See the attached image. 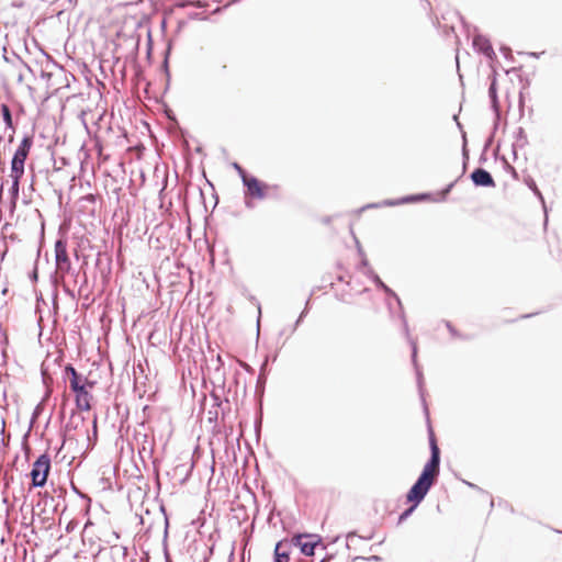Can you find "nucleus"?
<instances>
[{
    "label": "nucleus",
    "mask_w": 562,
    "mask_h": 562,
    "mask_svg": "<svg viewBox=\"0 0 562 562\" xmlns=\"http://www.w3.org/2000/svg\"><path fill=\"white\" fill-rule=\"evenodd\" d=\"M428 437L430 458L406 494V501L415 506H418L424 501L429 490L437 482L440 473V449L430 426L428 428Z\"/></svg>",
    "instance_id": "f257e3e1"
},
{
    "label": "nucleus",
    "mask_w": 562,
    "mask_h": 562,
    "mask_svg": "<svg viewBox=\"0 0 562 562\" xmlns=\"http://www.w3.org/2000/svg\"><path fill=\"white\" fill-rule=\"evenodd\" d=\"M383 292L389 296V297H392L396 301V304H397V307H398V318L403 325V330H404V334L412 347V362L415 367V370H416V378H417V385H418V391H419V395L422 397V401H423V404H424V411L426 413V415L428 416V408H427V405H426V402H425V397H424V387H423V383H424V378H423V373L417 364V345H416V341L411 337L409 335V328H408V324H407V321H406V316H405V313H404V308H403V305H402V302H401V299L398 297V295L390 288V286H385V289L383 290Z\"/></svg>",
    "instance_id": "f03ea898"
},
{
    "label": "nucleus",
    "mask_w": 562,
    "mask_h": 562,
    "mask_svg": "<svg viewBox=\"0 0 562 562\" xmlns=\"http://www.w3.org/2000/svg\"><path fill=\"white\" fill-rule=\"evenodd\" d=\"M55 265L56 270L55 273L52 274V283L55 288H57V282L59 279L63 281L66 274L71 273L72 276H77L71 267V261L67 251V239L58 238L55 241Z\"/></svg>",
    "instance_id": "7ed1b4c3"
},
{
    "label": "nucleus",
    "mask_w": 562,
    "mask_h": 562,
    "mask_svg": "<svg viewBox=\"0 0 562 562\" xmlns=\"http://www.w3.org/2000/svg\"><path fill=\"white\" fill-rule=\"evenodd\" d=\"M52 461L48 453H42L33 463L30 476L31 487H43L47 483Z\"/></svg>",
    "instance_id": "20e7f679"
},
{
    "label": "nucleus",
    "mask_w": 562,
    "mask_h": 562,
    "mask_svg": "<svg viewBox=\"0 0 562 562\" xmlns=\"http://www.w3.org/2000/svg\"><path fill=\"white\" fill-rule=\"evenodd\" d=\"M32 145H33V136L30 134H25L24 137L22 138L20 145L18 146L15 153L13 154V157L11 160L12 173H24L25 160L30 154Z\"/></svg>",
    "instance_id": "39448f33"
},
{
    "label": "nucleus",
    "mask_w": 562,
    "mask_h": 562,
    "mask_svg": "<svg viewBox=\"0 0 562 562\" xmlns=\"http://www.w3.org/2000/svg\"><path fill=\"white\" fill-rule=\"evenodd\" d=\"M322 542V538L318 535L313 533H299L295 535L289 542L290 546L299 547L301 552L311 557L315 552V548Z\"/></svg>",
    "instance_id": "423d86ee"
},
{
    "label": "nucleus",
    "mask_w": 562,
    "mask_h": 562,
    "mask_svg": "<svg viewBox=\"0 0 562 562\" xmlns=\"http://www.w3.org/2000/svg\"><path fill=\"white\" fill-rule=\"evenodd\" d=\"M243 184L246 188V195H249L250 198H255L258 200H262L266 198V184L259 181L256 177H244Z\"/></svg>",
    "instance_id": "0eeeda50"
},
{
    "label": "nucleus",
    "mask_w": 562,
    "mask_h": 562,
    "mask_svg": "<svg viewBox=\"0 0 562 562\" xmlns=\"http://www.w3.org/2000/svg\"><path fill=\"white\" fill-rule=\"evenodd\" d=\"M429 194L422 193V194H415V195H406L404 198H401L398 200H384L381 203H371L366 206H363L361 210L366 209H372V207H380V206H395L404 203H411L416 201H423L428 199Z\"/></svg>",
    "instance_id": "6e6552de"
},
{
    "label": "nucleus",
    "mask_w": 562,
    "mask_h": 562,
    "mask_svg": "<svg viewBox=\"0 0 562 562\" xmlns=\"http://www.w3.org/2000/svg\"><path fill=\"white\" fill-rule=\"evenodd\" d=\"M470 178L475 187L494 188L496 186L492 175L484 168L474 169Z\"/></svg>",
    "instance_id": "1a4fd4ad"
},
{
    "label": "nucleus",
    "mask_w": 562,
    "mask_h": 562,
    "mask_svg": "<svg viewBox=\"0 0 562 562\" xmlns=\"http://www.w3.org/2000/svg\"><path fill=\"white\" fill-rule=\"evenodd\" d=\"M473 48L476 52L483 54L490 60L496 58V54L492 47L490 40L482 34H476L473 37Z\"/></svg>",
    "instance_id": "9d476101"
},
{
    "label": "nucleus",
    "mask_w": 562,
    "mask_h": 562,
    "mask_svg": "<svg viewBox=\"0 0 562 562\" xmlns=\"http://www.w3.org/2000/svg\"><path fill=\"white\" fill-rule=\"evenodd\" d=\"M76 395L75 402L77 408L80 411H90L92 394L86 389V384L79 386V389L72 390Z\"/></svg>",
    "instance_id": "9b49d317"
},
{
    "label": "nucleus",
    "mask_w": 562,
    "mask_h": 562,
    "mask_svg": "<svg viewBox=\"0 0 562 562\" xmlns=\"http://www.w3.org/2000/svg\"><path fill=\"white\" fill-rule=\"evenodd\" d=\"M290 543L288 540H281L276 544L273 552V562H289L290 560Z\"/></svg>",
    "instance_id": "f8f14e48"
},
{
    "label": "nucleus",
    "mask_w": 562,
    "mask_h": 562,
    "mask_svg": "<svg viewBox=\"0 0 562 562\" xmlns=\"http://www.w3.org/2000/svg\"><path fill=\"white\" fill-rule=\"evenodd\" d=\"M24 173H12L11 172V179H12V183H11V188L9 190V193H10V198H11V205H12V209L15 207L16 205V201L19 199V192H20V180L21 178L23 177Z\"/></svg>",
    "instance_id": "ddd939ff"
},
{
    "label": "nucleus",
    "mask_w": 562,
    "mask_h": 562,
    "mask_svg": "<svg viewBox=\"0 0 562 562\" xmlns=\"http://www.w3.org/2000/svg\"><path fill=\"white\" fill-rule=\"evenodd\" d=\"M514 143H513V153L514 156L517 155L518 149H522L528 145V138L525 130L522 127H518L514 135Z\"/></svg>",
    "instance_id": "4468645a"
},
{
    "label": "nucleus",
    "mask_w": 562,
    "mask_h": 562,
    "mask_svg": "<svg viewBox=\"0 0 562 562\" xmlns=\"http://www.w3.org/2000/svg\"><path fill=\"white\" fill-rule=\"evenodd\" d=\"M0 112L2 115V120L5 124V127L9 130H12V132L14 133L12 113H11L9 105L5 103L0 104Z\"/></svg>",
    "instance_id": "2eb2a0df"
},
{
    "label": "nucleus",
    "mask_w": 562,
    "mask_h": 562,
    "mask_svg": "<svg viewBox=\"0 0 562 562\" xmlns=\"http://www.w3.org/2000/svg\"><path fill=\"white\" fill-rule=\"evenodd\" d=\"M488 97L491 99L492 106L497 112L498 99H497V90H496V79H495V77L493 78V80H492V82H491V85L488 87Z\"/></svg>",
    "instance_id": "dca6fc26"
},
{
    "label": "nucleus",
    "mask_w": 562,
    "mask_h": 562,
    "mask_svg": "<svg viewBox=\"0 0 562 562\" xmlns=\"http://www.w3.org/2000/svg\"><path fill=\"white\" fill-rule=\"evenodd\" d=\"M525 182L528 186V188L535 193V195H537L539 198V200L542 202L544 212H547L544 199L542 196V193L538 189L536 181L531 177H528L525 179Z\"/></svg>",
    "instance_id": "f3484780"
},
{
    "label": "nucleus",
    "mask_w": 562,
    "mask_h": 562,
    "mask_svg": "<svg viewBox=\"0 0 562 562\" xmlns=\"http://www.w3.org/2000/svg\"><path fill=\"white\" fill-rule=\"evenodd\" d=\"M85 382H87V378L78 373L74 379H70V390L79 389Z\"/></svg>",
    "instance_id": "a211bd4d"
},
{
    "label": "nucleus",
    "mask_w": 562,
    "mask_h": 562,
    "mask_svg": "<svg viewBox=\"0 0 562 562\" xmlns=\"http://www.w3.org/2000/svg\"><path fill=\"white\" fill-rule=\"evenodd\" d=\"M417 506L412 504L408 508H406L398 517V524H402L404 520H406L413 512L416 509Z\"/></svg>",
    "instance_id": "6ab92c4d"
},
{
    "label": "nucleus",
    "mask_w": 562,
    "mask_h": 562,
    "mask_svg": "<svg viewBox=\"0 0 562 562\" xmlns=\"http://www.w3.org/2000/svg\"><path fill=\"white\" fill-rule=\"evenodd\" d=\"M44 407H43V403H38L34 411H33V414H32V418H31V426L33 425V423L38 418V416L42 414Z\"/></svg>",
    "instance_id": "aec40b11"
},
{
    "label": "nucleus",
    "mask_w": 562,
    "mask_h": 562,
    "mask_svg": "<svg viewBox=\"0 0 562 562\" xmlns=\"http://www.w3.org/2000/svg\"><path fill=\"white\" fill-rule=\"evenodd\" d=\"M357 244H359V241H357ZM358 251H359V255L362 257L359 268H366V270H367L368 268H370L369 261L366 258V255H364L363 250L361 249L360 245H358Z\"/></svg>",
    "instance_id": "412c9836"
},
{
    "label": "nucleus",
    "mask_w": 562,
    "mask_h": 562,
    "mask_svg": "<svg viewBox=\"0 0 562 562\" xmlns=\"http://www.w3.org/2000/svg\"><path fill=\"white\" fill-rule=\"evenodd\" d=\"M65 374L69 375L70 379H74L76 375H78L77 370L71 363H68L64 369Z\"/></svg>",
    "instance_id": "4be33fe9"
},
{
    "label": "nucleus",
    "mask_w": 562,
    "mask_h": 562,
    "mask_svg": "<svg viewBox=\"0 0 562 562\" xmlns=\"http://www.w3.org/2000/svg\"><path fill=\"white\" fill-rule=\"evenodd\" d=\"M54 492H55V493H57V498H58V502L55 504V510H57V508H58V507H59V505H60L59 499H63V501H64V497H65V495H66V490H65V488H63V487H59V488H57V490L55 488V490H54Z\"/></svg>",
    "instance_id": "5701e85b"
},
{
    "label": "nucleus",
    "mask_w": 562,
    "mask_h": 562,
    "mask_svg": "<svg viewBox=\"0 0 562 562\" xmlns=\"http://www.w3.org/2000/svg\"><path fill=\"white\" fill-rule=\"evenodd\" d=\"M59 284L63 286V290L65 291V293H67V294H68V295H70L71 297H75L74 291H71V290L68 288V285H67V284H66V282H65V279H64L63 281L59 279V281L57 282V286H58Z\"/></svg>",
    "instance_id": "b1692460"
},
{
    "label": "nucleus",
    "mask_w": 562,
    "mask_h": 562,
    "mask_svg": "<svg viewBox=\"0 0 562 562\" xmlns=\"http://www.w3.org/2000/svg\"><path fill=\"white\" fill-rule=\"evenodd\" d=\"M234 168L240 176L241 181H244V177H249V175L245 171V169L243 167H240L237 162L234 164Z\"/></svg>",
    "instance_id": "393cba45"
},
{
    "label": "nucleus",
    "mask_w": 562,
    "mask_h": 562,
    "mask_svg": "<svg viewBox=\"0 0 562 562\" xmlns=\"http://www.w3.org/2000/svg\"><path fill=\"white\" fill-rule=\"evenodd\" d=\"M462 156H463L464 160L469 159V154H468V149H467L465 134H463ZM463 167L465 168V161H463Z\"/></svg>",
    "instance_id": "a878e982"
},
{
    "label": "nucleus",
    "mask_w": 562,
    "mask_h": 562,
    "mask_svg": "<svg viewBox=\"0 0 562 562\" xmlns=\"http://www.w3.org/2000/svg\"><path fill=\"white\" fill-rule=\"evenodd\" d=\"M373 283L375 284V286L380 290H384L386 284L381 280V278L379 276H374V281Z\"/></svg>",
    "instance_id": "bb28decb"
},
{
    "label": "nucleus",
    "mask_w": 562,
    "mask_h": 562,
    "mask_svg": "<svg viewBox=\"0 0 562 562\" xmlns=\"http://www.w3.org/2000/svg\"><path fill=\"white\" fill-rule=\"evenodd\" d=\"M457 180L449 183L443 190H442V199H445L452 190V188L454 187Z\"/></svg>",
    "instance_id": "cd10ccee"
},
{
    "label": "nucleus",
    "mask_w": 562,
    "mask_h": 562,
    "mask_svg": "<svg viewBox=\"0 0 562 562\" xmlns=\"http://www.w3.org/2000/svg\"><path fill=\"white\" fill-rule=\"evenodd\" d=\"M363 273L372 281H374V276H378L371 268L364 270Z\"/></svg>",
    "instance_id": "c85d7f7f"
},
{
    "label": "nucleus",
    "mask_w": 562,
    "mask_h": 562,
    "mask_svg": "<svg viewBox=\"0 0 562 562\" xmlns=\"http://www.w3.org/2000/svg\"><path fill=\"white\" fill-rule=\"evenodd\" d=\"M1 395L3 397L4 405L0 404V407L3 408L4 411H7L8 403H7V390L5 389L1 390Z\"/></svg>",
    "instance_id": "c756f323"
},
{
    "label": "nucleus",
    "mask_w": 562,
    "mask_h": 562,
    "mask_svg": "<svg viewBox=\"0 0 562 562\" xmlns=\"http://www.w3.org/2000/svg\"><path fill=\"white\" fill-rule=\"evenodd\" d=\"M447 328L453 337H459L458 331L454 329V327L449 322H447Z\"/></svg>",
    "instance_id": "7c9ffc66"
},
{
    "label": "nucleus",
    "mask_w": 562,
    "mask_h": 562,
    "mask_svg": "<svg viewBox=\"0 0 562 562\" xmlns=\"http://www.w3.org/2000/svg\"><path fill=\"white\" fill-rule=\"evenodd\" d=\"M5 430V419L4 417H1V435L4 436ZM2 443L5 445V439L2 437Z\"/></svg>",
    "instance_id": "2f4dec72"
},
{
    "label": "nucleus",
    "mask_w": 562,
    "mask_h": 562,
    "mask_svg": "<svg viewBox=\"0 0 562 562\" xmlns=\"http://www.w3.org/2000/svg\"><path fill=\"white\" fill-rule=\"evenodd\" d=\"M265 367H266V364H263V366L261 367V371H263ZM257 382H258V384H260V383H265V382H266V378H265V375H263V372H260V374H259V376H258V381H257Z\"/></svg>",
    "instance_id": "473e14b6"
},
{
    "label": "nucleus",
    "mask_w": 562,
    "mask_h": 562,
    "mask_svg": "<svg viewBox=\"0 0 562 562\" xmlns=\"http://www.w3.org/2000/svg\"><path fill=\"white\" fill-rule=\"evenodd\" d=\"M501 50L503 52L505 57H508V56L512 57V50H510L509 47L504 46V47L501 48Z\"/></svg>",
    "instance_id": "72a5a7b5"
},
{
    "label": "nucleus",
    "mask_w": 562,
    "mask_h": 562,
    "mask_svg": "<svg viewBox=\"0 0 562 562\" xmlns=\"http://www.w3.org/2000/svg\"><path fill=\"white\" fill-rule=\"evenodd\" d=\"M30 278L33 282L37 281V268L35 267L32 271V273L30 274Z\"/></svg>",
    "instance_id": "f704fd0d"
},
{
    "label": "nucleus",
    "mask_w": 562,
    "mask_h": 562,
    "mask_svg": "<svg viewBox=\"0 0 562 562\" xmlns=\"http://www.w3.org/2000/svg\"><path fill=\"white\" fill-rule=\"evenodd\" d=\"M85 384H86V389H92L94 386L95 382L87 379V382H85Z\"/></svg>",
    "instance_id": "c9c22d12"
},
{
    "label": "nucleus",
    "mask_w": 562,
    "mask_h": 562,
    "mask_svg": "<svg viewBox=\"0 0 562 562\" xmlns=\"http://www.w3.org/2000/svg\"><path fill=\"white\" fill-rule=\"evenodd\" d=\"M308 304H310V299L306 301V305H305L304 311L300 314V315H302V318H304V316H305V315H306V313H307Z\"/></svg>",
    "instance_id": "e433bc0d"
},
{
    "label": "nucleus",
    "mask_w": 562,
    "mask_h": 562,
    "mask_svg": "<svg viewBox=\"0 0 562 562\" xmlns=\"http://www.w3.org/2000/svg\"><path fill=\"white\" fill-rule=\"evenodd\" d=\"M72 490L75 491V493H77L80 497H87V495L82 494L74 484H72Z\"/></svg>",
    "instance_id": "4c0bfd02"
},
{
    "label": "nucleus",
    "mask_w": 562,
    "mask_h": 562,
    "mask_svg": "<svg viewBox=\"0 0 562 562\" xmlns=\"http://www.w3.org/2000/svg\"><path fill=\"white\" fill-rule=\"evenodd\" d=\"M303 321L302 318V315L299 316V318L296 319L295 322V325H294V328H293V331L296 329V327L300 325V323Z\"/></svg>",
    "instance_id": "58836bf2"
},
{
    "label": "nucleus",
    "mask_w": 562,
    "mask_h": 562,
    "mask_svg": "<svg viewBox=\"0 0 562 562\" xmlns=\"http://www.w3.org/2000/svg\"><path fill=\"white\" fill-rule=\"evenodd\" d=\"M112 537L115 539V540H119L120 539V533L117 531H112Z\"/></svg>",
    "instance_id": "ea45409f"
},
{
    "label": "nucleus",
    "mask_w": 562,
    "mask_h": 562,
    "mask_svg": "<svg viewBox=\"0 0 562 562\" xmlns=\"http://www.w3.org/2000/svg\"><path fill=\"white\" fill-rule=\"evenodd\" d=\"M165 522H166V526H165V535H167L168 526H169V522H168V518H167V517H166V519H165Z\"/></svg>",
    "instance_id": "a19ab883"
},
{
    "label": "nucleus",
    "mask_w": 562,
    "mask_h": 562,
    "mask_svg": "<svg viewBox=\"0 0 562 562\" xmlns=\"http://www.w3.org/2000/svg\"><path fill=\"white\" fill-rule=\"evenodd\" d=\"M355 536H356V532H355V531L349 532V533L347 535V539H350V538H352V537H355Z\"/></svg>",
    "instance_id": "79ce46f5"
},
{
    "label": "nucleus",
    "mask_w": 562,
    "mask_h": 562,
    "mask_svg": "<svg viewBox=\"0 0 562 562\" xmlns=\"http://www.w3.org/2000/svg\"><path fill=\"white\" fill-rule=\"evenodd\" d=\"M93 434L95 435L97 434V420L94 419L93 422Z\"/></svg>",
    "instance_id": "37998d69"
},
{
    "label": "nucleus",
    "mask_w": 562,
    "mask_h": 562,
    "mask_svg": "<svg viewBox=\"0 0 562 562\" xmlns=\"http://www.w3.org/2000/svg\"><path fill=\"white\" fill-rule=\"evenodd\" d=\"M2 193H3V183H1V186H0V199L2 198Z\"/></svg>",
    "instance_id": "c03bdc74"
},
{
    "label": "nucleus",
    "mask_w": 562,
    "mask_h": 562,
    "mask_svg": "<svg viewBox=\"0 0 562 562\" xmlns=\"http://www.w3.org/2000/svg\"><path fill=\"white\" fill-rule=\"evenodd\" d=\"M329 222H330V217H325V218L323 220V223H325V224H328Z\"/></svg>",
    "instance_id": "a18cd8bd"
},
{
    "label": "nucleus",
    "mask_w": 562,
    "mask_h": 562,
    "mask_svg": "<svg viewBox=\"0 0 562 562\" xmlns=\"http://www.w3.org/2000/svg\"><path fill=\"white\" fill-rule=\"evenodd\" d=\"M387 306H389V310H390V313L393 314V310H392V306H391V303L387 301Z\"/></svg>",
    "instance_id": "49530a36"
},
{
    "label": "nucleus",
    "mask_w": 562,
    "mask_h": 562,
    "mask_svg": "<svg viewBox=\"0 0 562 562\" xmlns=\"http://www.w3.org/2000/svg\"><path fill=\"white\" fill-rule=\"evenodd\" d=\"M467 484H468L471 488H477V486H476V485H474V484H472V483L467 482Z\"/></svg>",
    "instance_id": "de8ad7c7"
},
{
    "label": "nucleus",
    "mask_w": 562,
    "mask_h": 562,
    "mask_svg": "<svg viewBox=\"0 0 562 562\" xmlns=\"http://www.w3.org/2000/svg\"><path fill=\"white\" fill-rule=\"evenodd\" d=\"M467 484H468L471 488H477V486H476V485H474V484H472V483L467 482Z\"/></svg>",
    "instance_id": "09e8293b"
},
{
    "label": "nucleus",
    "mask_w": 562,
    "mask_h": 562,
    "mask_svg": "<svg viewBox=\"0 0 562 562\" xmlns=\"http://www.w3.org/2000/svg\"><path fill=\"white\" fill-rule=\"evenodd\" d=\"M509 168L512 169L514 177H517L516 170L513 167H509Z\"/></svg>",
    "instance_id": "8fccbe9b"
},
{
    "label": "nucleus",
    "mask_w": 562,
    "mask_h": 562,
    "mask_svg": "<svg viewBox=\"0 0 562 562\" xmlns=\"http://www.w3.org/2000/svg\"><path fill=\"white\" fill-rule=\"evenodd\" d=\"M122 550H123V554L125 555L127 553V548L126 547H122Z\"/></svg>",
    "instance_id": "3c124183"
},
{
    "label": "nucleus",
    "mask_w": 562,
    "mask_h": 562,
    "mask_svg": "<svg viewBox=\"0 0 562 562\" xmlns=\"http://www.w3.org/2000/svg\"><path fill=\"white\" fill-rule=\"evenodd\" d=\"M370 560H379L380 558L378 555H372L371 558H369Z\"/></svg>",
    "instance_id": "603ef678"
},
{
    "label": "nucleus",
    "mask_w": 562,
    "mask_h": 562,
    "mask_svg": "<svg viewBox=\"0 0 562 562\" xmlns=\"http://www.w3.org/2000/svg\"><path fill=\"white\" fill-rule=\"evenodd\" d=\"M247 207H252V204L248 201L245 202Z\"/></svg>",
    "instance_id": "864d4df0"
},
{
    "label": "nucleus",
    "mask_w": 562,
    "mask_h": 562,
    "mask_svg": "<svg viewBox=\"0 0 562 562\" xmlns=\"http://www.w3.org/2000/svg\"><path fill=\"white\" fill-rule=\"evenodd\" d=\"M258 312H259V317H258V319H259L260 315H261V307H260V305H258Z\"/></svg>",
    "instance_id": "5fc2aeb1"
},
{
    "label": "nucleus",
    "mask_w": 562,
    "mask_h": 562,
    "mask_svg": "<svg viewBox=\"0 0 562 562\" xmlns=\"http://www.w3.org/2000/svg\"><path fill=\"white\" fill-rule=\"evenodd\" d=\"M9 142L12 143L13 142V134L9 136Z\"/></svg>",
    "instance_id": "6e6d98bb"
},
{
    "label": "nucleus",
    "mask_w": 562,
    "mask_h": 562,
    "mask_svg": "<svg viewBox=\"0 0 562 562\" xmlns=\"http://www.w3.org/2000/svg\"><path fill=\"white\" fill-rule=\"evenodd\" d=\"M530 316H531V314H527V315H522L521 318H528Z\"/></svg>",
    "instance_id": "4d7b16f0"
},
{
    "label": "nucleus",
    "mask_w": 562,
    "mask_h": 562,
    "mask_svg": "<svg viewBox=\"0 0 562 562\" xmlns=\"http://www.w3.org/2000/svg\"><path fill=\"white\" fill-rule=\"evenodd\" d=\"M18 80L21 82V81L23 80V76H22V75H19Z\"/></svg>",
    "instance_id": "13d9d810"
},
{
    "label": "nucleus",
    "mask_w": 562,
    "mask_h": 562,
    "mask_svg": "<svg viewBox=\"0 0 562 562\" xmlns=\"http://www.w3.org/2000/svg\"><path fill=\"white\" fill-rule=\"evenodd\" d=\"M491 143H492V137H490V139L487 140L486 146H488Z\"/></svg>",
    "instance_id": "bf43d9fd"
},
{
    "label": "nucleus",
    "mask_w": 562,
    "mask_h": 562,
    "mask_svg": "<svg viewBox=\"0 0 562 562\" xmlns=\"http://www.w3.org/2000/svg\"><path fill=\"white\" fill-rule=\"evenodd\" d=\"M327 561H328V558H324L319 562H327Z\"/></svg>",
    "instance_id": "052dcab7"
}]
</instances>
